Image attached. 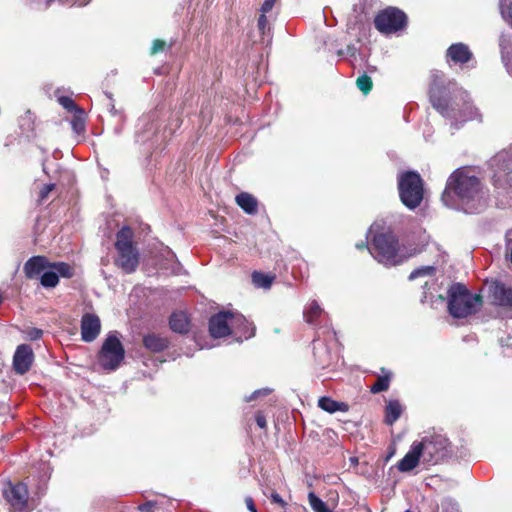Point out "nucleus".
Returning a JSON list of instances; mask_svg holds the SVG:
<instances>
[{
	"label": "nucleus",
	"mask_w": 512,
	"mask_h": 512,
	"mask_svg": "<svg viewBox=\"0 0 512 512\" xmlns=\"http://www.w3.org/2000/svg\"><path fill=\"white\" fill-rule=\"evenodd\" d=\"M405 512H411L410 510H406Z\"/></svg>",
	"instance_id": "052dcab7"
},
{
	"label": "nucleus",
	"mask_w": 512,
	"mask_h": 512,
	"mask_svg": "<svg viewBox=\"0 0 512 512\" xmlns=\"http://www.w3.org/2000/svg\"><path fill=\"white\" fill-rule=\"evenodd\" d=\"M50 2H51V0H48V3H47V5H46V7L49 5V3H50Z\"/></svg>",
	"instance_id": "bf43d9fd"
},
{
	"label": "nucleus",
	"mask_w": 512,
	"mask_h": 512,
	"mask_svg": "<svg viewBox=\"0 0 512 512\" xmlns=\"http://www.w3.org/2000/svg\"><path fill=\"white\" fill-rule=\"evenodd\" d=\"M267 25H268V20L266 17V13L261 12V14L258 18L257 26L262 35H265V30L267 28Z\"/></svg>",
	"instance_id": "a19ab883"
},
{
	"label": "nucleus",
	"mask_w": 512,
	"mask_h": 512,
	"mask_svg": "<svg viewBox=\"0 0 512 512\" xmlns=\"http://www.w3.org/2000/svg\"><path fill=\"white\" fill-rule=\"evenodd\" d=\"M43 331L38 328H31L27 331V336L30 340L35 341L42 337Z\"/></svg>",
	"instance_id": "c03bdc74"
},
{
	"label": "nucleus",
	"mask_w": 512,
	"mask_h": 512,
	"mask_svg": "<svg viewBox=\"0 0 512 512\" xmlns=\"http://www.w3.org/2000/svg\"><path fill=\"white\" fill-rule=\"evenodd\" d=\"M34 354L32 348L27 344H21L16 348L13 356V369L16 374L24 375L33 363Z\"/></svg>",
	"instance_id": "ddd939ff"
},
{
	"label": "nucleus",
	"mask_w": 512,
	"mask_h": 512,
	"mask_svg": "<svg viewBox=\"0 0 512 512\" xmlns=\"http://www.w3.org/2000/svg\"><path fill=\"white\" fill-rule=\"evenodd\" d=\"M502 18L512 25V0H499Z\"/></svg>",
	"instance_id": "72a5a7b5"
},
{
	"label": "nucleus",
	"mask_w": 512,
	"mask_h": 512,
	"mask_svg": "<svg viewBox=\"0 0 512 512\" xmlns=\"http://www.w3.org/2000/svg\"><path fill=\"white\" fill-rule=\"evenodd\" d=\"M373 228H374V226L372 225V226L370 227V229H369V234H371V233H372Z\"/></svg>",
	"instance_id": "13d9d810"
},
{
	"label": "nucleus",
	"mask_w": 512,
	"mask_h": 512,
	"mask_svg": "<svg viewBox=\"0 0 512 512\" xmlns=\"http://www.w3.org/2000/svg\"><path fill=\"white\" fill-rule=\"evenodd\" d=\"M160 256L162 258V267L170 270L174 274H179L181 271V264L178 261L176 254L169 248L164 247L160 251Z\"/></svg>",
	"instance_id": "6ab92c4d"
},
{
	"label": "nucleus",
	"mask_w": 512,
	"mask_h": 512,
	"mask_svg": "<svg viewBox=\"0 0 512 512\" xmlns=\"http://www.w3.org/2000/svg\"><path fill=\"white\" fill-rule=\"evenodd\" d=\"M169 325L172 331L185 334L189 331L190 321L186 313L179 311L172 313L169 319Z\"/></svg>",
	"instance_id": "aec40b11"
},
{
	"label": "nucleus",
	"mask_w": 512,
	"mask_h": 512,
	"mask_svg": "<svg viewBox=\"0 0 512 512\" xmlns=\"http://www.w3.org/2000/svg\"><path fill=\"white\" fill-rule=\"evenodd\" d=\"M245 504H246L247 509H248L250 512H258V511H257V508H256V506H255V504H254V501H253L252 497L247 496V497L245 498Z\"/></svg>",
	"instance_id": "de8ad7c7"
},
{
	"label": "nucleus",
	"mask_w": 512,
	"mask_h": 512,
	"mask_svg": "<svg viewBox=\"0 0 512 512\" xmlns=\"http://www.w3.org/2000/svg\"><path fill=\"white\" fill-rule=\"evenodd\" d=\"M356 85L363 94L367 95L372 90L373 83L371 77L363 74L358 77Z\"/></svg>",
	"instance_id": "f704fd0d"
},
{
	"label": "nucleus",
	"mask_w": 512,
	"mask_h": 512,
	"mask_svg": "<svg viewBox=\"0 0 512 512\" xmlns=\"http://www.w3.org/2000/svg\"><path fill=\"white\" fill-rule=\"evenodd\" d=\"M247 324V319L237 313L221 311L209 319V333L214 339L223 338L237 333L238 326Z\"/></svg>",
	"instance_id": "6e6552de"
},
{
	"label": "nucleus",
	"mask_w": 512,
	"mask_h": 512,
	"mask_svg": "<svg viewBox=\"0 0 512 512\" xmlns=\"http://www.w3.org/2000/svg\"><path fill=\"white\" fill-rule=\"evenodd\" d=\"M359 511H360V512H370V511H369V509H367V508H363V509H361V510H359Z\"/></svg>",
	"instance_id": "4d7b16f0"
},
{
	"label": "nucleus",
	"mask_w": 512,
	"mask_h": 512,
	"mask_svg": "<svg viewBox=\"0 0 512 512\" xmlns=\"http://www.w3.org/2000/svg\"><path fill=\"white\" fill-rule=\"evenodd\" d=\"M55 188L54 184H46L42 187L39 193V201L42 202L46 200L50 194V192Z\"/></svg>",
	"instance_id": "ea45409f"
},
{
	"label": "nucleus",
	"mask_w": 512,
	"mask_h": 512,
	"mask_svg": "<svg viewBox=\"0 0 512 512\" xmlns=\"http://www.w3.org/2000/svg\"><path fill=\"white\" fill-rule=\"evenodd\" d=\"M58 102L63 108H65L69 112H72L74 114L75 113L83 114V109L78 107L77 104L75 103V101L68 96L59 97Z\"/></svg>",
	"instance_id": "2f4dec72"
},
{
	"label": "nucleus",
	"mask_w": 512,
	"mask_h": 512,
	"mask_svg": "<svg viewBox=\"0 0 512 512\" xmlns=\"http://www.w3.org/2000/svg\"><path fill=\"white\" fill-rule=\"evenodd\" d=\"M308 501L314 512H333L314 492L308 494Z\"/></svg>",
	"instance_id": "c756f323"
},
{
	"label": "nucleus",
	"mask_w": 512,
	"mask_h": 512,
	"mask_svg": "<svg viewBox=\"0 0 512 512\" xmlns=\"http://www.w3.org/2000/svg\"><path fill=\"white\" fill-rule=\"evenodd\" d=\"M160 502L147 501L139 506V510L142 512H159Z\"/></svg>",
	"instance_id": "e433bc0d"
},
{
	"label": "nucleus",
	"mask_w": 512,
	"mask_h": 512,
	"mask_svg": "<svg viewBox=\"0 0 512 512\" xmlns=\"http://www.w3.org/2000/svg\"><path fill=\"white\" fill-rule=\"evenodd\" d=\"M118 257L115 261L116 265L125 273H132L139 264V254L137 249L126 248L125 250H117Z\"/></svg>",
	"instance_id": "dca6fc26"
},
{
	"label": "nucleus",
	"mask_w": 512,
	"mask_h": 512,
	"mask_svg": "<svg viewBox=\"0 0 512 512\" xmlns=\"http://www.w3.org/2000/svg\"><path fill=\"white\" fill-rule=\"evenodd\" d=\"M106 96L109 98V100L111 101L110 103V112L112 115L116 116L118 114V111L116 110L115 108V105L112 103L113 99H112V96L108 93H105Z\"/></svg>",
	"instance_id": "3c124183"
},
{
	"label": "nucleus",
	"mask_w": 512,
	"mask_h": 512,
	"mask_svg": "<svg viewBox=\"0 0 512 512\" xmlns=\"http://www.w3.org/2000/svg\"><path fill=\"white\" fill-rule=\"evenodd\" d=\"M357 48L354 45H348L345 49L338 50V56H350L354 57L356 55Z\"/></svg>",
	"instance_id": "79ce46f5"
},
{
	"label": "nucleus",
	"mask_w": 512,
	"mask_h": 512,
	"mask_svg": "<svg viewBox=\"0 0 512 512\" xmlns=\"http://www.w3.org/2000/svg\"><path fill=\"white\" fill-rule=\"evenodd\" d=\"M61 274L57 269H46L40 275V284L44 288H55L59 284Z\"/></svg>",
	"instance_id": "bb28decb"
},
{
	"label": "nucleus",
	"mask_w": 512,
	"mask_h": 512,
	"mask_svg": "<svg viewBox=\"0 0 512 512\" xmlns=\"http://www.w3.org/2000/svg\"><path fill=\"white\" fill-rule=\"evenodd\" d=\"M398 189L402 203L409 209H415L423 200V181L417 172L401 173L398 177Z\"/></svg>",
	"instance_id": "423d86ee"
},
{
	"label": "nucleus",
	"mask_w": 512,
	"mask_h": 512,
	"mask_svg": "<svg viewBox=\"0 0 512 512\" xmlns=\"http://www.w3.org/2000/svg\"><path fill=\"white\" fill-rule=\"evenodd\" d=\"M435 267L432 265L421 266L419 268L414 269L410 275L409 280H414L419 277H427L428 279L424 282L423 288V296L421 297L422 303H427L430 301L433 303V291H436V287L438 286L437 281L434 279L435 275Z\"/></svg>",
	"instance_id": "9b49d317"
},
{
	"label": "nucleus",
	"mask_w": 512,
	"mask_h": 512,
	"mask_svg": "<svg viewBox=\"0 0 512 512\" xmlns=\"http://www.w3.org/2000/svg\"><path fill=\"white\" fill-rule=\"evenodd\" d=\"M382 375L378 376L376 382L371 386L372 393H380L389 388L392 373L385 368L381 369Z\"/></svg>",
	"instance_id": "cd10ccee"
},
{
	"label": "nucleus",
	"mask_w": 512,
	"mask_h": 512,
	"mask_svg": "<svg viewBox=\"0 0 512 512\" xmlns=\"http://www.w3.org/2000/svg\"><path fill=\"white\" fill-rule=\"evenodd\" d=\"M46 269H57L62 278L70 279L74 276V268L66 262H51L45 256L37 255L29 258L23 267L25 276L34 279L40 276Z\"/></svg>",
	"instance_id": "1a4fd4ad"
},
{
	"label": "nucleus",
	"mask_w": 512,
	"mask_h": 512,
	"mask_svg": "<svg viewBox=\"0 0 512 512\" xmlns=\"http://www.w3.org/2000/svg\"><path fill=\"white\" fill-rule=\"evenodd\" d=\"M374 24L379 32L392 34L406 26L407 16L403 11L389 7L377 14Z\"/></svg>",
	"instance_id": "9d476101"
},
{
	"label": "nucleus",
	"mask_w": 512,
	"mask_h": 512,
	"mask_svg": "<svg viewBox=\"0 0 512 512\" xmlns=\"http://www.w3.org/2000/svg\"><path fill=\"white\" fill-rule=\"evenodd\" d=\"M403 407L398 400H390L385 407V423L393 425L401 416Z\"/></svg>",
	"instance_id": "b1692460"
},
{
	"label": "nucleus",
	"mask_w": 512,
	"mask_h": 512,
	"mask_svg": "<svg viewBox=\"0 0 512 512\" xmlns=\"http://www.w3.org/2000/svg\"><path fill=\"white\" fill-rule=\"evenodd\" d=\"M275 2H276V0H265L264 3L261 6L260 11L262 13H268L269 11L272 10Z\"/></svg>",
	"instance_id": "a18cd8bd"
},
{
	"label": "nucleus",
	"mask_w": 512,
	"mask_h": 512,
	"mask_svg": "<svg viewBox=\"0 0 512 512\" xmlns=\"http://www.w3.org/2000/svg\"><path fill=\"white\" fill-rule=\"evenodd\" d=\"M89 1H90V0H87L86 2L79 3L78 5H79V6H84V5H86Z\"/></svg>",
	"instance_id": "6e6d98bb"
},
{
	"label": "nucleus",
	"mask_w": 512,
	"mask_h": 512,
	"mask_svg": "<svg viewBox=\"0 0 512 512\" xmlns=\"http://www.w3.org/2000/svg\"><path fill=\"white\" fill-rule=\"evenodd\" d=\"M429 90L433 108L459 129L465 122L476 119L477 109L470 102L469 94L455 81L447 79L440 70L431 71Z\"/></svg>",
	"instance_id": "f257e3e1"
},
{
	"label": "nucleus",
	"mask_w": 512,
	"mask_h": 512,
	"mask_svg": "<svg viewBox=\"0 0 512 512\" xmlns=\"http://www.w3.org/2000/svg\"><path fill=\"white\" fill-rule=\"evenodd\" d=\"M490 295L496 305L512 307V288L496 282L490 286Z\"/></svg>",
	"instance_id": "f3484780"
},
{
	"label": "nucleus",
	"mask_w": 512,
	"mask_h": 512,
	"mask_svg": "<svg viewBox=\"0 0 512 512\" xmlns=\"http://www.w3.org/2000/svg\"><path fill=\"white\" fill-rule=\"evenodd\" d=\"M6 498L13 512L28 511V488L24 483L11 485Z\"/></svg>",
	"instance_id": "f8f14e48"
},
{
	"label": "nucleus",
	"mask_w": 512,
	"mask_h": 512,
	"mask_svg": "<svg viewBox=\"0 0 512 512\" xmlns=\"http://www.w3.org/2000/svg\"><path fill=\"white\" fill-rule=\"evenodd\" d=\"M365 247H368L367 243H365V242H359V243L356 244V248L357 249H363Z\"/></svg>",
	"instance_id": "864d4df0"
},
{
	"label": "nucleus",
	"mask_w": 512,
	"mask_h": 512,
	"mask_svg": "<svg viewBox=\"0 0 512 512\" xmlns=\"http://www.w3.org/2000/svg\"><path fill=\"white\" fill-rule=\"evenodd\" d=\"M368 250L374 259L385 266L399 265L416 253L404 252L391 232L375 234Z\"/></svg>",
	"instance_id": "20e7f679"
},
{
	"label": "nucleus",
	"mask_w": 512,
	"mask_h": 512,
	"mask_svg": "<svg viewBox=\"0 0 512 512\" xmlns=\"http://www.w3.org/2000/svg\"><path fill=\"white\" fill-rule=\"evenodd\" d=\"M71 125H72L73 130L76 133L83 132L85 129L84 113L83 114L75 113L73 116V119L71 121Z\"/></svg>",
	"instance_id": "c9c22d12"
},
{
	"label": "nucleus",
	"mask_w": 512,
	"mask_h": 512,
	"mask_svg": "<svg viewBox=\"0 0 512 512\" xmlns=\"http://www.w3.org/2000/svg\"><path fill=\"white\" fill-rule=\"evenodd\" d=\"M81 338L84 342L94 341L101 331L100 318L93 313H85L81 318Z\"/></svg>",
	"instance_id": "4468645a"
},
{
	"label": "nucleus",
	"mask_w": 512,
	"mask_h": 512,
	"mask_svg": "<svg viewBox=\"0 0 512 512\" xmlns=\"http://www.w3.org/2000/svg\"><path fill=\"white\" fill-rule=\"evenodd\" d=\"M318 406L328 412V413H335L337 411H341V412H347L349 407L346 403L344 402H338V401H335L333 399H331L330 397H321L319 400H318Z\"/></svg>",
	"instance_id": "393cba45"
},
{
	"label": "nucleus",
	"mask_w": 512,
	"mask_h": 512,
	"mask_svg": "<svg viewBox=\"0 0 512 512\" xmlns=\"http://www.w3.org/2000/svg\"><path fill=\"white\" fill-rule=\"evenodd\" d=\"M274 277L261 272H253L252 281L256 287L268 289L271 287Z\"/></svg>",
	"instance_id": "c85d7f7f"
},
{
	"label": "nucleus",
	"mask_w": 512,
	"mask_h": 512,
	"mask_svg": "<svg viewBox=\"0 0 512 512\" xmlns=\"http://www.w3.org/2000/svg\"><path fill=\"white\" fill-rule=\"evenodd\" d=\"M114 132H115V134L119 135L122 132V124L117 125L114 128Z\"/></svg>",
	"instance_id": "603ef678"
},
{
	"label": "nucleus",
	"mask_w": 512,
	"mask_h": 512,
	"mask_svg": "<svg viewBox=\"0 0 512 512\" xmlns=\"http://www.w3.org/2000/svg\"><path fill=\"white\" fill-rule=\"evenodd\" d=\"M270 393H271V389H269V388L257 389L253 393H251L249 396L245 397V401L251 402L259 397L267 396Z\"/></svg>",
	"instance_id": "4c0bfd02"
},
{
	"label": "nucleus",
	"mask_w": 512,
	"mask_h": 512,
	"mask_svg": "<svg viewBox=\"0 0 512 512\" xmlns=\"http://www.w3.org/2000/svg\"><path fill=\"white\" fill-rule=\"evenodd\" d=\"M255 420H256L257 425L261 429L266 427V418H265V416L261 412H258L256 414Z\"/></svg>",
	"instance_id": "49530a36"
},
{
	"label": "nucleus",
	"mask_w": 512,
	"mask_h": 512,
	"mask_svg": "<svg viewBox=\"0 0 512 512\" xmlns=\"http://www.w3.org/2000/svg\"><path fill=\"white\" fill-rule=\"evenodd\" d=\"M134 232L129 226H123L116 234V250H125L126 248H134L133 245Z\"/></svg>",
	"instance_id": "412c9836"
},
{
	"label": "nucleus",
	"mask_w": 512,
	"mask_h": 512,
	"mask_svg": "<svg viewBox=\"0 0 512 512\" xmlns=\"http://www.w3.org/2000/svg\"><path fill=\"white\" fill-rule=\"evenodd\" d=\"M437 299H439L441 302H443V301H444V297H443L442 295H438V296H437Z\"/></svg>",
	"instance_id": "5fc2aeb1"
},
{
	"label": "nucleus",
	"mask_w": 512,
	"mask_h": 512,
	"mask_svg": "<svg viewBox=\"0 0 512 512\" xmlns=\"http://www.w3.org/2000/svg\"><path fill=\"white\" fill-rule=\"evenodd\" d=\"M165 48V42L159 39H156L153 41L152 47H151V54H157L161 51H163Z\"/></svg>",
	"instance_id": "37998d69"
},
{
	"label": "nucleus",
	"mask_w": 512,
	"mask_h": 512,
	"mask_svg": "<svg viewBox=\"0 0 512 512\" xmlns=\"http://www.w3.org/2000/svg\"><path fill=\"white\" fill-rule=\"evenodd\" d=\"M436 512H461L458 503L451 498L441 500Z\"/></svg>",
	"instance_id": "473e14b6"
},
{
	"label": "nucleus",
	"mask_w": 512,
	"mask_h": 512,
	"mask_svg": "<svg viewBox=\"0 0 512 512\" xmlns=\"http://www.w3.org/2000/svg\"><path fill=\"white\" fill-rule=\"evenodd\" d=\"M145 348L152 352H161L168 347V340L155 334H148L143 338Z\"/></svg>",
	"instance_id": "5701e85b"
},
{
	"label": "nucleus",
	"mask_w": 512,
	"mask_h": 512,
	"mask_svg": "<svg viewBox=\"0 0 512 512\" xmlns=\"http://www.w3.org/2000/svg\"><path fill=\"white\" fill-rule=\"evenodd\" d=\"M238 206L247 214H255L257 212V200L254 196L247 192H241L235 198Z\"/></svg>",
	"instance_id": "4be33fe9"
},
{
	"label": "nucleus",
	"mask_w": 512,
	"mask_h": 512,
	"mask_svg": "<svg viewBox=\"0 0 512 512\" xmlns=\"http://www.w3.org/2000/svg\"><path fill=\"white\" fill-rule=\"evenodd\" d=\"M452 456L449 439L435 431L426 432L419 440L414 441L409 451L397 463L400 472H410L418 465H437Z\"/></svg>",
	"instance_id": "f03ea898"
},
{
	"label": "nucleus",
	"mask_w": 512,
	"mask_h": 512,
	"mask_svg": "<svg viewBox=\"0 0 512 512\" xmlns=\"http://www.w3.org/2000/svg\"><path fill=\"white\" fill-rule=\"evenodd\" d=\"M472 58L473 53L468 45L461 42L450 45L446 51V61L450 66L453 64L463 66Z\"/></svg>",
	"instance_id": "2eb2a0df"
},
{
	"label": "nucleus",
	"mask_w": 512,
	"mask_h": 512,
	"mask_svg": "<svg viewBox=\"0 0 512 512\" xmlns=\"http://www.w3.org/2000/svg\"><path fill=\"white\" fill-rule=\"evenodd\" d=\"M441 199L445 206L466 213L478 212L484 206L479 179L461 168L448 178Z\"/></svg>",
	"instance_id": "7ed1b4c3"
},
{
	"label": "nucleus",
	"mask_w": 512,
	"mask_h": 512,
	"mask_svg": "<svg viewBox=\"0 0 512 512\" xmlns=\"http://www.w3.org/2000/svg\"><path fill=\"white\" fill-rule=\"evenodd\" d=\"M248 326L241 325L238 326L237 333H232L231 335H234L236 337V340L239 342H242L243 339L247 340L254 336L255 334V327L247 321Z\"/></svg>",
	"instance_id": "7c9ffc66"
},
{
	"label": "nucleus",
	"mask_w": 512,
	"mask_h": 512,
	"mask_svg": "<svg viewBox=\"0 0 512 512\" xmlns=\"http://www.w3.org/2000/svg\"><path fill=\"white\" fill-rule=\"evenodd\" d=\"M324 313V310L321 308V306L319 305V303L316 301V300H312L310 301L304 311H303V315H304V318H305V321L308 323V324H316L317 322V319Z\"/></svg>",
	"instance_id": "a878e982"
},
{
	"label": "nucleus",
	"mask_w": 512,
	"mask_h": 512,
	"mask_svg": "<svg viewBox=\"0 0 512 512\" xmlns=\"http://www.w3.org/2000/svg\"><path fill=\"white\" fill-rule=\"evenodd\" d=\"M271 500H272V502L277 503V504L281 505L282 507L286 506V502L276 492L271 494Z\"/></svg>",
	"instance_id": "09e8293b"
},
{
	"label": "nucleus",
	"mask_w": 512,
	"mask_h": 512,
	"mask_svg": "<svg viewBox=\"0 0 512 512\" xmlns=\"http://www.w3.org/2000/svg\"><path fill=\"white\" fill-rule=\"evenodd\" d=\"M447 304L449 314L460 319L475 314L482 305V299L470 293L465 285L454 283L447 291Z\"/></svg>",
	"instance_id": "39448f33"
},
{
	"label": "nucleus",
	"mask_w": 512,
	"mask_h": 512,
	"mask_svg": "<svg viewBox=\"0 0 512 512\" xmlns=\"http://www.w3.org/2000/svg\"><path fill=\"white\" fill-rule=\"evenodd\" d=\"M158 129V124L150 117H142L139 119L136 131V141L146 142L151 140Z\"/></svg>",
	"instance_id": "a211bd4d"
},
{
	"label": "nucleus",
	"mask_w": 512,
	"mask_h": 512,
	"mask_svg": "<svg viewBox=\"0 0 512 512\" xmlns=\"http://www.w3.org/2000/svg\"><path fill=\"white\" fill-rule=\"evenodd\" d=\"M500 343L502 346L512 347V335L507 336L505 339H501Z\"/></svg>",
	"instance_id": "8fccbe9b"
},
{
	"label": "nucleus",
	"mask_w": 512,
	"mask_h": 512,
	"mask_svg": "<svg viewBox=\"0 0 512 512\" xmlns=\"http://www.w3.org/2000/svg\"><path fill=\"white\" fill-rule=\"evenodd\" d=\"M125 349L116 331H111L105 338L98 353V363L106 371H115L123 362Z\"/></svg>",
	"instance_id": "0eeeda50"
},
{
	"label": "nucleus",
	"mask_w": 512,
	"mask_h": 512,
	"mask_svg": "<svg viewBox=\"0 0 512 512\" xmlns=\"http://www.w3.org/2000/svg\"><path fill=\"white\" fill-rule=\"evenodd\" d=\"M157 502H160L159 512H172V510L175 508L174 501L171 499H165L158 500Z\"/></svg>",
	"instance_id": "58836bf2"
}]
</instances>
